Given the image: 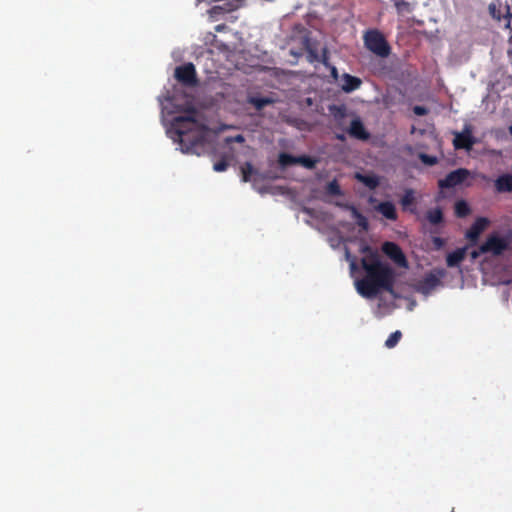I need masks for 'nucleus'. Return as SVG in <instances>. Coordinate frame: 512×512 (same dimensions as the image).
<instances>
[{
    "label": "nucleus",
    "instance_id": "2eb2a0df",
    "mask_svg": "<svg viewBox=\"0 0 512 512\" xmlns=\"http://www.w3.org/2000/svg\"><path fill=\"white\" fill-rule=\"evenodd\" d=\"M378 212H380L385 218L395 221L397 219V212L395 205L392 202L385 201L381 202L377 206Z\"/></svg>",
    "mask_w": 512,
    "mask_h": 512
},
{
    "label": "nucleus",
    "instance_id": "72a5a7b5",
    "mask_svg": "<svg viewBox=\"0 0 512 512\" xmlns=\"http://www.w3.org/2000/svg\"><path fill=\"white\" fill-rule=\"evenodd\" d=\"M224 12L229 13L237 10V6L234 5L233 1L230 0L222 5Z\"/></svg>",
    "mask_w": 512,
    "mask_h": 512
},
{
    "label": "nucleus",
    "instance_id": "412c9836",
    "mask_svg": "<svg viewBox=\"0 0 512 512\" xmlns=\"http://www.w3.org/2000/svg\"><path fill=\"white\" fill-rule=\"evenodd\" d=\"M399 15H406L413 11V6L407 0H391Z\"/></svg>",
    "mask_w": 512,
    "mask_h": 512
},
{
    "label": "nucleus",
    "instance_id": "b1692460",
    "mask_svg": "<svg viewBox=\"0 0 512 512\" xmlns=\"http://www.w3.org/2000/svg\"><path fill=\"white\" fill-rule=\"evenodd\" d=\"M249 103L252 104L257 110L263 109L265 106L272 103L269 98L266 97H251Z\"/></svg>",
    "mask_w": 512,
    "mask_h": 512
},
{
    "label": "nucleus",
    "instance_id": "7ed1b4c3",
    "mask_svg": "<svg viewBox=\"0 0 512 512\" xmlns=\"http://www.w3.org/2000/svg\"><path fill=\"white\" fill-rule=\"evenodd\" d=\"M364 47L377 57L384 59L391 54V46L378 29H368L363 34Z\"/></svg>",
    "mask_w": 512,
    "mask_h": 512
},
{
    "label": "nucleus",
    "instance_id": "393cba45",
    "mask_svg": "<svg viewBox=\"0 0 512 512\" xmlns=\"http://www.w3.org/2000/svg\"><path fill=\"white\" fill-rule=\"evenodd\" d=\"M256 171L253 168V165L250 162H246L241 167V173H242V181L243 182H249L251 175L254 174Z\"/></svg>",
    "mask_w": 512,
    "mask_h": 512
},
{
    "label": "nucleus",
    "instance_id": "58836bf2",
    "mask_svg": "<svg viewBox=\"0 0 512 512\" xmlns=\"http://www.w3.org/2000/svg\"><path fill=\"white\" fill-rule=\"evenodd\" d=\"M486 252H480V246L478 247V249H475L471 252V258L473 260L477 259L478 257H480L482 254H485Z\"/></svg>",
    "mask_w": 512,
    "mask_h": 512
},
{
    "label": "nucleus",
    "instance_id": "e433bc0d",
    "mask_svg": "<svg viewBox=\"0 0 512 512\" xmlns=\"http://www.w3.org/2000/svg\"><path fill=\"white\" fill-rule=\"evenodd\" d=\"M209 12L211 15L225 13L222 5L213 6Z\"/></svg>",
    "mask_w": 512,
    "mask_h": 512
},
{
    "label": "nucleus",
    "instance_id": "1a4fd4ad",
    "mask_svg": "<svg viewBox=\"0 0 512 512\" xmlns=\"http://www.w3.org/2000/svg\"><path fill=\"white\" fill-rule=\"evenodd\" d=\"M489 224V220L485 217H479L471 225L466 232V238L473 244H475L480 234L486 229Z\"/></svg>",
    "mask_w": 512,
    "mask_h": 512
},
{
    "label": "nucleus",
    "instance_id": "4be33fe9",
    "mask_svg": "<svg viewBox=\"0 0 512 512\" xmlns=\"http://www.w3.org/2000/svg\"><path fill=\"white\" fill-rule=\"evenodd\" d=\"M455 215L459 218H464L468 216L471 212V209L468 203L465 200H459L455 203Z\"/></svg>",
    "mask_w": 512,
    "mask_h": 512
},
{
    "label": "nucleus",
    "instance_id": "f8f14e48",
    "mask_svg": "<svg viewBox=\"0 0 512 512\" xmlns=\"http://www.w3.org/2000/svg\"><path fill=\"white\" fill-rule=\"evenodd\" d=\"M495 190L498 193L512 192V174L506 173L500 175L494 182Z\"/></svg>",
    "mask_w": 512,
    "mask_h": 512
},
{
    "label": "nucleus",
    "instance_id": "dca6fc26",
    "mask_svg": "<svg viewBox=\"0 0 512 512\" xmlns=\"http://www.w3.org/2000/svg\"><path fill=\"white\" fill-rule=\"evenodd\" d=\"M439 283V278L435 274L429 273L420 281V290L424 293H427L433 290Z\"/></svg>",
    "mask_w": 512,
    "mask_h": 512
},
{
    "label": "nucleus",
    "instance_id": "2f4dec72",
    "mask_svg": "<svg viewBox=\"0 0 512 512\" xmlns=\"http://www.w3.org/2000/svg\"><path fill=\"white\" fill-rule=\"evenodd\" d=\"M432 243L435 250H440L445 245V240L441 237L435 236L432 238Z\"/></svg>",
    "mask_w": 512,
    "mask_h": 512
},
{
    "label": "nucleus",
    "instance_id": "f03ea898",
    "mask_svg": "<svg viewBox=\"0 0 512 512\" xmlns=\"http://www.w3.org/2000/svg\"><path fill=\"white\" fill-rule=\"evenodd\" d=\"M183 115L175 116L171 122L169 133L174 141L179 142L185 153L199 154L205 141L206 126L198 120L199 111L192 104H187L182 110Z\"/></svg>",
    "mask_w": 512,
    "mask_h": 512
},
{
    "label": "nucleus",
    "instance_id": "cd10ccee",
    "mask_svg": "<svg viewBox=\"0 0 512 512\" xmlns=\"http://www.w3.org/2000/svg\"><path fill=\"white\" fill-rule=\"evenodd\" d=\"M418 157L423 164L428 165V166H433L438 163V158L433 155H429L426 153H420Z\"/></svg>",
    "mask_w": 512,
    "mask_h": 512
},
{
    "label": "nucleus",
    "instance_id": "9b49d317",
    "mask_svg": "<svg viewBox=\"0 0 512 512\" xmlns=\"http://www.w3.org/2000/svg\"><path fill=\"white\" fill-rule=\"evenodd\" d=\"M340 207L347 209L351 212L352 218L356 221V224L362 230H368L369 223L368 219L353 205L350 204H339Z\"/></svg>",
    "mask_w": 512,
    "mask_h": 512
},
{
    "label": "nucleus",
    "instance_id": "f704fd0d",
    "mask_svg": "<svg viewBox=\"0 0 512 512\" xmlns=\"http://www.w3.org/2000/svg\"><path fill=\"white\" fill-rule=\"evenodd\" d=\"M226 141H227L228 143H230V142L243 143V142L245 141V138H244V136H243V135L238 134V135H236V136H234V137L227 138V139H226Z\"/></svg>",
    "mask_w": 512,
    "mask_h": 512
},
{
    "label": "nucleus",
    "instance_id": "423d86ee",
    "mask_svg": "<svg viewBox=\"0 0 512 512\" xmlns=\"http://www.w3.org/2000/svg\"><path fill=\"white\" fill-rule=\"evenodd\" d=\"M475 143L470 126H465L461 132H454L453 146L456 150H471Z\"/></svg>",
    "mask_w": 512,
    "mask_h": 512
},
{
    "label": "nucleus",
    "instance_id": "c85d7f7f",
    "mask_svg": "<svg viewBox=\"0 0 512 512\" xmlns=\"http://www.w3.org/2000/svg\"><path fill=\"white\" fill-rule=\"evenodd\" d=\"M327 192L330 195H334V196H339V195L342 194L340 186H339V184L337 183L336 180H333L330 183H328V185H327Z\"/></svg>",
    "mask_w": 512,
    "mask_h": 512
},
{
    "label": "nucleus",
    "instance_id": "aec40b11",
    "mask_svg": "<svg viewBox=\"0 0 512 512\" xmlns=\"http://www.w3.org/2000/svg\"><path fill=\"white\" fill-rule=\"evenodd\" d=\"M371 66L374 74L377 76L384 77L391 72L390 67L386 65L384 60H377L375 62H372Z\"/></svg>",
    "mask_w": 512,
    "mask_h": 512
},
{
    "label": "nucleus",
    "instance_id": "6ab92c4d",
    "mask_svg": "<svg viewBox=\"0 0 512 512\" xmlns=\"http://www.w3.org/2000/svg\"><path fill=\"white\" fill-rule=\"evenodd\" d=\"M427 221L432 225H439L444 222L443 210L440 207L429 209L425 215Z\"/></svg>",
    "mask_w": 512,
    "mask_h": 512
},
{
    "label": "nucleus",
    "instance_id": "c9c22d12",
    "mask_svg": "<svg viewBox=\"0 0 512 512\" xmlns=\"http://www.w3.org/2000/svg\"><path fill=\"white\" fill-rule=\"evenodd\" d=\"M346 258H347V260L350 261V268H351V270H355L356 267H357L356 258L352 257L348 251H346Z\"/></svg>",
    "mask_w": 512,
    "mask_h": 512
},
{
    "label": "nucleus",
    "instance_id": "5701e85b",
    "mask_svg": "<svg viewBox=\"0 0 512 512\" xmlns=\"http://www.w3.org/2000/svg\"><path fill=\"white\" fill-rule=\"evenodd\" d=\"M278 163L282 167H287V166H290V165H295V164H297V156H293L291 154L282 152L278 156Z\"/></svg>",
    "mask_w": 512,
    "mask_h": 512
},
{
    "label": "nucleus",
    "instance_id": "f3484780",
    "mask_svg": "<svg viewBox=\"0 0 512 512\" xmlns=\"http://www.w3.org/2000/svg\"><path fill=\"white\" fill-rule=\"evenodd\" d=\"M466 248H458L455 251L449 253L446 258L448 267L458 266L465 258Z\"/></svg>",
    "mask_w": 512,
    "mask_h": 512
},
{
    "label": "nucleus",
    "instance_id": "a211bd4d",
    "mask_svg": "<svg viewBox=\"0 0 512 512\" xmlns=\"http://www.w3.org/2000/svg\"><path fill=\"white\" fill-rule=\"evenodd\" d=\"M355 178L359 182L363 183L370 190L376 189L380 184L379 178L376 175H365L361 173H356Z\"/></svg>",
    "mask_w": 512,
    "mask_h": 512
},
{
    "label": "nucleus",
    "instance_id": "a19ab883",
    "mask_svg": "<svg viewBox=\"0 0 512 512\" xmlns=\"http://www.w3.org/2000/svg\"><path fill=\"white\" fill-rule=\"evenodd\" d=\"M490 12L494 18L500 20L501 16L500 14H496L495 6H490Z\"/></svg>",
    "mask_w": 512,
    "mask_h": 512
},
{
    "label": "nucleus",
    "instance_id": "39448f33",
    "mask_svg": "<svg viewBox=\"0 0 512 512\" xmlns=\"http://www.w3.org/2000/svg\"><path fill=\"white\" fill-rule=\"evenodd\" d=\"M470 176V171L465 168H458L451 171L445 178L438 181V186L442 189L454 188L462 184Z\"/></svg>",
    "mask_w": 512,
    "mask_h": 512
},
{
    "label": "nucleus",
    "instance_id": "a878e982",
    "mask_svg": "<svg viewBox=\"0 0 512 512\" xmlns=\"http://www.w3.org/2000/svg\"><path fill=\"white\" fill-rule=\"evenodd\" d=\"M316 163L317 161L309 156H297V164H300L307 169L315 168Z\"/></svg>",
    "mask_w": 512,
    "mask_h": 512
},
{
    "label": "nucleus",
    "instance_id": "bb28decb",
    "mask_svg": "<svg viewBox=\"0 0 512 512\" xmlns=\"http://www.w3.org/2000/svg\"><path fill=\"white\" fill-rule=\"evenodd\" d=\"M401 337H402V333L400 331H395V332L391 333L390 336L385 341V346L387 348L395 347L398 344V342L400 341Z\"/></svg>",
    "mask_w": 512,
    "mask_h": 512
},
{
    "label": "nucleus",
    "instance_id": "4c0bfd02",
    "mask_svg": "<svg viewBox=\"0 0 512 512\" xmlns=\"http://www.w3.org/2000/svg\"><path fill=\"white\" fill-rule=\"evenodd\" d=\"M504 18H506L508 20L507 24H506V27L509 28L510 27V20L512 18V13H511L510 7L508 5L506 6V11H505V14H504Z\"/></svg>",
    "mask_w": 512,
    "mask_h": 512
},
{
    "label": "nucleus",
    "instance_id": "ea45409f",
    "mask_svg": "<svg viewBox=\"0 0 512 512\" xmlns=\"http://www.w3.org/2000/svg\"><path fill=\"white\" fill-rule=\"evenodd\" d=\"M234 5L237 6V9L243 7L245 5V0H232Z\"/></svg>",
    "mask_w": 512,
    "mask_h": 512
},
{
    "label": "nucleus",
    "instance_id": "7c9ffc66",
    "mask_svg": "<svg viewBox=\"0 0 512 512\" xmlns=\"http://www.w3.org/2000/svg\"><path fill=\"white\" fill-rule=\"evenodd\" d=\"M306 45H307V52H308V59L310 62H313V61H316L318 60V53L316 52V50L312 49L310 46H309V41L306 39Z\"/></svg>",
    "mask_w": 512,
    "mask_h": 512
},
{
    "label": "nucleus",
    "instance_id": "c03bdc74",
    "mask_svg": "<svg viewBox=\"0 0 512 512\" xmlns=\"http://www.w3.org/2000/svg\"><path fill=\"white\" fill-rule=\"evenodd\" d=\"M326 61V56L324 55V59L322 60V63H325Z\"/></svg>",
    "mask_w": 512,
    "mask_h": 512
},
{
    "label": "nucleus",
    "instance_id": "6e6552de",
    "mask_svg": "<svg viewBox=\"0 0 512 512\" xmlns=\"http://www.w3.org/2000/svg\"><path fill=\"white\" fill-rule=\"evenodd\" d=\"M382 251L396 264L406 266V258L401 248L394 242H385Z\"/></svg>",
    "mask_w": 512,
    "mask_h": 512
},
{
    "label": "nucleus",
    "instance_id": "9d476101",
    "mask_svg": "<svg viewBox=\"0 0 512 512\" xmlns=\"http://www.w3.org/2000/svg\"><path fill=\"white\" fill-rule=\"evenodd\" d=\"M348 134L358 140L366 141L370 138V133L366 130L363 122L359 118L351 121L348 128Z\"/></svg>",
    "mask_w": 512,
    "mask_h": 512
},
{
    "label": "nucleus",
    "instance_id": "20e7f679",
    "mask_svg": "<svg viewBox=\"0 0 512 512\" xmlns=\"http://www.w3.org/2000/svg\"><path fill=\"white\" fill-rule=\"evenodd\" d=\"M174 77L186 87H195L198 84L195 66L190 62L177 66L174 71Z\"/></svg>",
    "mask_w": 512,
    "mask_h": 512
},
{
    "label": "nucleus",
    "instance_id": "37998d69",
    "mask_svg": "<svg viewBox=\"0 0 512 512\" xmlns=\"http://www.w3.org/2000/svg\"><path fill=\"white\" fill-rule=\"evenodd\" d=\"M509 133L512 135V125L509 127Z\"/></svg>",
    "mask_w": 512,
    "mask_h": 512
},
{
    "label": "nucleus",
    "instance_id": "473e14b6",
    "mask_svg": "<svg viewBox=\"0 0 512 512\" xmlns=\"http://www.w3.org/2000/svg\"><path fill=\"white\" fill-rule=\"evenodd\" d=\"M413 112L417 116H425L429 113V110L425 106L416 105L413 107Z\"/></svg>",
    "mask_w": 512,
    "mask_h": 512
},
{
    "label": "nucleus",
    "instance_id": "4468645a",
    "mask_svg": "<svg viewBox=\"0 0 512 512\" xmlns=\"http://www.w3.org/2000/svg\"><path fill=\"white\" fill-rule=\"evenodd\" d=\"M343 84H342V90L346 93H350L354 90H357L360 88L362 81L360 78L356 76H352L350 74L345 73L342 77Z\"/></svg>",
    "mask_w": 512,
    "mask_h": 512
},
{
    "label": "nucleus",
    "instance_id": "f257e3e1",
    "mask_svg": "<svg viewBox=\"0 0 512 512\" xmlns=\"http://www.w3.org/2000/svg\"><path fill=\"white\" fill-rule=\"evenodd\" d=\"M361 252L365 254L361 259V265L366 275L357 281L358 293L366 298L377 296L381 290L393 293L394 269L389 264L382 262L378 252L372 250L370 246H363Z\"/></svg>",
    "mask_w": 512,
    "mask_h": 512
},
{
    "label": "nucleus",
    "instance_id": "c756f323",
    "mask_svg": "<svg viewBox=\"0 0 512 512\" xmlns=\"http://www.w3.org/2000/svg\"><path fill=\"white\" fill-rule=\"evenodd\" d=\"M229 164L225 159H222L213 165V169L216 172H223L228 168Z\"/></svg>",
    "mask_w": 512,
    "mask_h": 512
},
{
    "label": "nucleus",
    "instance_id": "ddd939ff",
    "mask_svg": "<svg viewBox=\"0 0 512 512\" xmlns=\"http://www.w3.org/2000/svg\"><path fill=\"white\" fill-rule=\"evenodd\" d=\"M400 204L403 210L409 211L411 213H416V198L413 189L408 188L405 190L404 195L400 199Z\"/></svg>",
    "mask_w": 512,
    "mask_h": 512
},
{
    "label": "nucleus",
    "instance_id": "79ce46f5",
    "mask_svg": "<svg viewBox=\"0 0 512 512\" xmlns=\"http://www.w3.org/2000/svg\"><path fill=\"white\" fill-rule=\"evenodd\" d=\"M332 74H333L334 76H336V75H337V70H336V68H335V67H333V68H332Z\"/></svg>",
    "mask_w": 512,
    "mask_h": 512
},
{
    "label": "nucleus",
    "instance_id": "0eeeda50",
    "mask_svg": "<svg viewBox=\"0 0 512 512\" xmlns=\"http://www.w3.org/2000/svg\"><path fill=\"white\" fill-rule=\"evenodd\" d=\"M507 248L506 241L496 235L489 236L487 240L480 245V252L492 253L493 255H500Z\"/></svg>",
    "mask_w": 512,
    "mask_h": 512
}]
</instances>
